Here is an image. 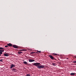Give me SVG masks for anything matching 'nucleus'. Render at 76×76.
<instances>
[{
    "instance_id": "f257e3e1",
    "label": "nucleus",
    "mask_w": 76,
    "mask_h": 76,
    "mask_svg": "<svg viewBox=\"0 0 76 76\" xmlns=\"http://www.w3.org/2000/svg\"><path fill=\"white\" fill-rule=\"evenodd\" d=\"M32 64L34 65V66H37V68H39V69H43V68H44L45 67L43 65H42L41 66L39 65H40V63H33Z\"/></svg>"
},
{
    "instance_id": "f03ea898",
    "label": "nucleus",
    "mask_w": 76,
    "mask_h": 76,
    "mask_svg": "<svg viewBox=\"0 0 76 76\" xmlns=\"http://www.w3.org/2000/svg\"><path fill=\"white\" fill-rule=\"evenodd\" d=\"M48 57H49L51 60H54L56 61L57 60L56 59L55 57H54L52 55H50L48 56Z\"/></svg>"
},
{
    "instance_id": "7ed1b4c3",
    "label": "nucleus",
    "mask_w": 76,
    "mask_h": 76,
    "mask_svg": "<svg viewBox=\"0 0 76 76\" xmlns=\"http://www.w3.org/2000/svg\"><path fill=\"white\" fill-rule=\"evenodd\" d=\"M3 49H4V48H0V50H0V52H4V50Z\"/></svg>"
},
{
    "instance_id": "20e7f679",
    "label": "nucleus",
    "mask_w": 76,
    "mask_h": 76,
    "mask_svg": "<svg viewBox=\"0 0 76 76\" xmlns=\"http://www.w3.org/2000/svg\"><path fill=\"white\" fill-rule=\"evenodd\" d=\"M12 47L14 48H18V47L16 45H13Z\"/></svg>"
},
{
    "instance_id": "39448f33",
    "label": "nucleus",
    "mask_w": 76,
    "mask_h": 76,
    "mask_svg": "<svg viewBox=\"0 0 76 76\" xmlns=\"http://www.w3.org/2000/svg\"><path fill=\"white\" fill-rule=\"evenodd\" d=\"M15 67V65L12 64L10 65V69H12L13 67Z\"/></svg>"
},
{
    "instance_id": "423d86ee",
    "label": "nucleus",
    "mask_w": 76,
    "mask_h": 76,
    "mask_svg": "<svg viewBox=\"0 0 76 76\" xmlns=\"http://www.w3.org/2000/svg\"><path fill=\"white\" fill-rule=\"evenodd\" d=\"M7 45H8V46H9L10 47H12L13 46V45L12 44L10 43H8L7 44Z\"/></svg>"
},
{
    "instance_id": "0eeeda50",
    "label": "nucleus",
    "mask_w": 76,
    "mask_h": 76,
    "mask_svg": "<svg viewBox=\"0 0 76 76\" xmlns=\"http://www.w3.org/2000/svg\"><path fill=\"white\" fill-rule=\"evenodd\" d=\"M29 62H33V61H35V60L33 59H29L28 60Z\"/></svg>"
},
{
    "instance_id": "6e6552de",
    "label": "nucleus",
    "mask_w": 76,
    "mask_h": 76,
    "mask_svg": "<svg viewBox=\"0 0 76 76\" xmlns=\"http://www.w3.org/2000/svg\"><path fill=\"white\" fill-rule=\"evenodd\" d=\"M4 56H9V54H8L7 53H4Z\"/></svg>"
},
{
    "instance_id": "1a4fd4ad",
    "label": "nucleus",
    "mask_w": 76,
    "mask_h": 76,
    "mask_svg": "<svg viewBox=\"0 0 76 76\" xmlns=\"http://www.w3.org/2000/svg\"><path fill=\"white\" fill-rule=\"evenodd\" d=\"M70 75H71V76H74V75H75V73H71L70 74Z\"/></svg>"
},
{
    "instance_id": "9d476101",
    "label": "nucleus",
    "mask_w": 76,
    "mask_h": 76,
    "mask_svg": "<svg viewBox=\"0 0 76 76\" xmlns=\"http://www.w3.org/2000/svg\"><path fill=\"white\" fill-rule=\"evenodd\" d=\"M23 62V63H24V64H28V63H27V62H26V61H24Z\"/></svg>"
},
{
    "instance_id": "9b49d317",
    "label": "nucleus",
    "mask_w": 76,
    "mask_h": 76,
    "mask_svg": "<svg viewBox=\"0 0 76 76\" xmlns=\"http://www.w3.org/2000/svg\"><path fill=\"white\" fill-rule=\"evenodd\" d=\"M18 54H22V52H18Z\"/></svg>"
},
{
    "instance_id": "f8f14e48",
    "label": "nucleus",
    "mask_w": 76,
    "mask_h": 76,
    "mask_svg": "<svg viewBox=\"0 0 76 76\" xmlns=\"http://www.w3.org/2000/svg\"><path fill=\"white\" fill-rule=\"evenodd\" d=\"M37 52H36V53H41V51H39L37 50Z\"/></svg>"
},
{
    "instance_id": "ddd939ff",
    "label": "nucleus",
    "mask_w": 76,
    "mask_h": 76,
    "mask_svg": "<svg viewBox=\"0 0 76 76\" xmlns=\"http://www.w3.org/2000/svg\"><path fill=\"white\" fill-rule=\"evenodd\" d=\"M12 71H15V70H16V69L15 68H13L12 69Z\"/></svg>"
},
{
    "instance_id": "4468645a",
    "label": "nucleus",
    "mask_w": 76,
    "mask_h": 76,
    "mask_svg": "<svg viewBox=\"0 0 76 76\" xmlns=\"http://www.w3.org/2000/svg\"><path fill=\"white\" fill-rule=\"evenodd\" d=\"M52 64L53 66H56V63H53Z\"/></svg>"
},
{
    "instance_id": "2eb2a0df",
    "label": "nucleus",
    "mask_w": 76,
    "mask_h": 76,
    "mask_svg": "<svg viewBox=\"0 0 76 76\" xmlns=\"http://www.w3.org/2000/svg\"><path fill=\"white\" fill-rule=\"evenodd\" d=\"M34 53H35V52H31V53L30 54H34Z\"/></svg>"
},
{
    "instance_id": "dca6fc26",
    "label": "nucleus",
    "mask_w": 76,
    "mask_h": 76,
    "mask_svg": "<svg viewBox=\"0 0 76 76\" xmlns=\"http://www.w3.org/2000/svg\"><path fill=\"white\" fill-rule=\"evenodd\" d=\"M72 63H76V61H72Z\"/></svg>"
},
{
    "instance_id": "f3484780",
    "label": "nucleus",
    "mask_w": 76,
    "mask_h": 76,
    "mask_svg": "<svg viewBox=\"0 0 76 76\" xmlns=\"http://www.w3.org/2000/svg\"><path fill=\"white\" fill-rule=\"evenodd\" d=\"M3 59H1L0 60V61H1V62H3Z\"/></svg>"
},
{
    "instance_id": "a211bd4d",
    "label": "nucleus",
    "mask_w": 76,
    "mask_h": 76,
    "mask_svg": "<svg viewBox=\"0 0 76 76\" xmlns=\"http://www.w3.org/2000/svg\"><path fill=\"white\" fill-rule=\"evenodd\" d=\"M26 76H31L30 74H27Z\"/></svg>"
},
{
    "instance_id": "6ab92c4d",
    "label": "nucleus",
    "mask_w": 76,
    "mask_h": 76,
    "mask_svg": "<svg viewBox=\"0 0 76 76\" xmlns=\"http://www.w3.org/2000/svg\"><path fill=\"white\" fill-rule=\"evenodd\" d=\"M54 54H55V55H58V56H59V55L58 54H57L56 53H53Z\"/></svg>"
},
{
    "instance_id": "aec40b11",
    "label": "nucleus",
    "mask_w": 76,
    "mask_h": 76,
    "mask_svg": "<svg viewBox=\"0 0 76 76\" xmlns=\"http://www.w3.org/2000/svg\"><path fill=\"white\" fill-rule=\"evenodd\" d=\"M0 54H3V53H2V52H0Z\"/></svg>"
},
{
    "instance_id": "412c9836",
    "label": "nucleus",
    "mask_w": 76,
    "mask_h": 76,
    "mask_svg": "<svg viewBox=\"0 0 76 76\" xmlns=\"http://www.w3.org/2000/svg\"><path fill=\"white\" fill-rule=\"evenodd\" d=\"M8 47V46H5V47Z\"/></svg>"
},
{
    "instance_id": "4be33fe9",
    "label": "nucleus",
    "mask_w": 76,
    "mask_h": 76,
    "mask_svg": "<svg viewBox=\"0 0 76 76\" xmlns=\"http://www.w3.org/2000/svg\"><path fill=\"white\" fill-rule=\"evenodd\" d=\"M24 50H20V51H23Z\"/></svg>"
},
{
    "instance_id": "5701e85b",
    "label": "nucleus",
    "mask_w": 76,
    "mask_h": 76,
    "mask_svg": "<svg viewBox=\"0 0 76 76\" xmlns=\"http://www.w3.org/2000/svg\"><path fill=\"white\" fill-rule=\"evenodd\" d=\"M74 57L76 58V56H74Z\"/></svg>"
},
{
    "instance_id": "b1692460",
    "label": "nucleus",
    "mask_w": 76,
    "mask_h": 76,
    "mask_svg": "<svg viewBox=\"0 0 76 76\" xmlns=\"http://www.w3.org/2000/svg\"><path fill=\"white\" fill-rule=\"evenodd\" d=\"M1 56V54H0V56Z\"/></svg>"
},
{
    "instance_id": "393cba45",
    "label": "nucleus",
    "mask_w": 76,
    "mask_h": 76,
    "mask_svg": "<svg viewBox=\"0 0 76 76\" xmlns=\"http://www.w3.org/2000/svg\"><path fill=\"white\" fill-rule=\"evenodd\" d=\"M67 58V59H68V58Z\"/></svg>"
}]
</instances>
